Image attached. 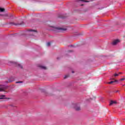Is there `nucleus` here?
I'll return each mask as SVG.
<instances>
[{
    "label": "nucleus",
    "instance_id": "nucleus-16",
    "mask_svg": "<svg viewBox=\"0 0 125 125\" xmlns=\"http://www.w3.org/2000/svg\"><path fill=\"white\" fill-rule=\"evenodd\" d=\"M16 83H21V82H17Z\"/></svg>",
    "mask_w": 125,
    "mask_h": 125
},
{
    "label": "nucleus",
    "instance_id": "nucleus-11",
    "mask_svg": "<svg viewBox=\"0 0 125 125\" xmlns=\"http://www.w3.org/2000/svg\"><path fill=\"white\" fill-rule=\"evenodd\" d=\"M47 46H50V42H48L46 43Z\"/></svg>",
    "mask_w": 125,
    "mask_h": 125
},
{
    "label": "nucleus",
    "instance_id": "nucleus-6",
    "mask_svg": "<svg viewBox=\"0 0 125 125\" xmlns=\"http://www.w3.org/2000/svg\"><path fill=\"white\" fill-rule=\"evenodd\" d=\"M75 109H76L77 111H80V110H81V107H80V106L77 107H75Z\"/></svg>",
    "mask_w": 125,
    "mask_h": 125
},
{
    "label": "nucleus",
    "instance_id": "nucleus-18",
    "mask_svg": "<svg viewBox=\"0 0 125 125\" xmlns=\"http://www.w3.org/2000/svg\"><path fill=\"white\" fill-rule=\"evenodd\" d=\"M14 25H17V24L14 23Z\"/></svg>",
    "mask_w": 125,
    "mask_h": 125
},
{
    "label": "nucleus",
    "instance_id": "nucleus-20",
    "mask_svg": "<svg viewBox=\"0 0 125 125\" xmlns=\"http://www.w3.org/2000/svg\"><path fill=\"white\" fill-rule=\"evenodd\" d=\"M83 5H82V6H83Z\"/></svg>",
    "mask_w": 125,
    "mask_h": 125
},
{
    "label": "nucleus",
    "instance_id": "nucleus-5",
    "mask_svg": "<svg viewBox=\"0 0 125 125\" xmlns=\"http://www.w3.org/2000/svg\"><path fill=\"white\" fill-rule=\"evenodd\" d=\"M40 68H41V69H42L43 70L46 69V67L44 66H40Z\"/></svg>",
    "mask_w": 125,
    "mask_h": 125
},
{
    "label": "nucleus",
    "instance_id": "nucleus-19",
    "mask_svg": "<svg viewBox=\"0 0 125 125\" xmlns=\"http://www.w3.org/2000/svg\"><path fill=\"white\" fill-rule=\"evenodd\" d=\"M72 73H74V71H72Z\"/></svg>",
    "mask_w": 125,
    "mask_h": 125
},
{
    "label": "nucleus",
    "instance_id": "nucleus-10",
    "mask_svg": "<svg viewBox=\"0 0 125 125\" xmlns=\"http://www.w3.org/2000/svg\"><path fill=\"white\" fill-rule=\"evenodd\" d=\"M29 32H33L34 33H37V30H30Z\"/></svg>",
    "mask_w": 125,
    "mask_h": 125
},
{
    "label": "nucleus",
    "instance_id": "nucleus-2",
    "mask_svg": "<svg viewBox=\"0 0 125 125\" xmlns=\"http://www.w3.org/2000/svg\"><path fill=\"white\" fill-rule=\"evenodd\" d=\"M119 42H120V40L116 39L113 41V42H112V44L113 45H116V44L119 43Z\"/></svg>",
    "mask_w": 125,
    "mask_h": 125
},
{
    "label": "nucleus",
    "instance_id": "nucleus-15",
    "mask_svg": "<svg viewBox=\"0 0 125 125\" xmlns=\"http://www.w3.org/2000/svg\"><path fill=\"white\" fill-rule=\"evenodd\" d=\"M19 67H21V68L22 67L21 66V64H19Z\"/></svg>",
    "mask_w": 125,
    "mask_h": 125
},
{
    "label": "nucleus",
    "instance_id": "nucleus-1",
    "mask_svg": "<svg viewBox=\"0 0 125 125\" xmlns=\"http://www.w3.org/2000/svg\"><path fill=\"white\" fill-rule=\"evenodd\" d=\"M55 30L57 31H59L60 32H63V31H66L67 28H58V27H53Z\"/></svg>",
    "mask_w": 125,
    "mask_h": 125
},
{
    "label": "nucleus",
    "instance_id": "nucleus-4",
    "mask_svg": "<svg viewBox=\"0 0 125 125\" xmlns=\"http://www.w3.org/2000/svg\"><path fill=\"white\" fill-rule=\"evenodd\" d=\"M0 99H6V98H5V96H0Z\"/></svg>",
    "mask_w": 125,
    "mask_h": 125
},
{
    "label": "nucleus",
    "instance_id": "nucleus-13",
    "mask_svg": "<svg viewBox=\"0 0 125 125\" xmlns=\"http://www.w3.org/2000/svg\"><path fill=\"white\" fill-rule=\"evenodd\" d=\"M82 1H84V2H89V1H87V0H82Z\"/></svg>",
    "mask_w": 125,
    "mask_h": 125
},
{
    "label": "nucleus",
    "instance_id": "nucleus-7",
    "mask_svg": "<svg viewBox=\"0 0 125 125\" xmlns=\"http://www.w3.org/2000/svg\"><path fill=\"white\" fill-rule=\"evenodd\" d=\"M115 82H117V81H111V82H110L107 83L111 84V83H115Z\"/></svg>",
    "mask_w": 125,
    "mask_h": 125
},
{
    "label": "nucleus",
    "instance_id": "nucleus-12",
    "mask_svg": "<svg viewBox=\"0 0 125 125\" xmlns=\"http://www.w3.org/2000/svg\"><path fill=\"white\" fill-rule=\"evenodd\" d=\"M118 76H119V74L115 73L114 74V77H118Z\"/></svg>",
    "mask_w": 125,
    "mask_h": 125
},
{
    "label": "nucleus",
    "instance_id": "nucleus-17",
    "mask_svg": "<svg viewBox=\"0 0 125 125\" xmlns=\"http://www.w3.org/2000/svg\"><path fill=\"white\" fill-rule=\"evenodd\" d=\"M66 78H67V76H65L64 77V79H66Z\"/></svg>",
    "mask_w": 125,
    "mask_h": 125
},
{
    "label": "nucleus",
    "instance_id": "nucleus-9",
    "mask_svg": "<svg viewBox=\"0 0 125 125\" xmlns=\"http://www.w3.org/2000/svg\"><path fill=\"white\" fill-rule=\"evenodd\" d=\"M4 11V9L3 8H0V12H2Z\"/></svg>",
    "mask_w": 125,
    "mask_h": 125
},
{
    "label": "nucleus",
    "instance_id": "nucleus-14",
    "mask_svg": "<svg viewBox=\"0 0 125 125\" xmlns=\"http://www.w3.org/2000/svg\"><path fill=\"white\" fill-rule=\"evenodd\" d=\"M120 81H125V79L122 78V79H121L120 80Z\"/></svg>",
    "mask_w": 125,
    "mask_h": 125
},
{
    "label": "nucleus",
    "instance_id": "nucleus-8",
    "mask_svg": "<svg viewBox=\"0 0 125 125\" xmlns=\"http://www.w3.org/2000/svg\"><path fill=\"white\" fill-rule=\"evenodd\" d=\"M4 91V88L2 87H0V91Z\"/></svg>",
    "mask_w": 125,
    "mask_h": 125
},
{
    "label": "nucleus",
    "instance_id": "nucleus-3",
    "mask_svg": "<svg viewBox=\"0 0 125 125\" xmlns=\"http://www.w3.org/2000/svg\"><path fill=\"white\" fill-rule=\"evenodd\" d=\"M115 104H117V102L116 101H111L109 103L110 106H111V105H114Z\"/></svg>",
    "mask_w": 125,
    "mask_h": 125
}]
</instances>
